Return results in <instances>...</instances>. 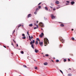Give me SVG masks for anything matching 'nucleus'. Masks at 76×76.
<instances>
[{"label": "nucleus", "mask_w": 76, "mask_h": 76, "mask_svg": "<svg viewBox=\"0 0 76 76\" xmlns=\"http://www.w3.org/2000/svg\"><path fill=\"white\" fill-rule=\"evenodd\" d=\"M48 42L49 41L47 38H45V39H44V42L45 45V46H46V45H47L48 43Z\"/></svg>", "instance_id": "f257e3e1"}, {"label": "nucleus", "mask_w": 76, "mask_h": 76, "mask_svg": "<svg viewBox=\"0 0 76 76\" xmlns=\"http://www.w3.org/2000/svg\"><path fill=\"white\" fill-rule=\"evenodd\" d=\"M59 39L60 40V41L62 42V43H64V40H63V39H62V37H59Z\"/></svg>", "instance_id": "f03ea898"}, {"label": "nucleus", "mask_w": 76, "mask_h": 76, "mask_svg": "<svg viewBox=\"0 0 76 76\" xmlns=\"http://www.w3.org/2000/svg\"><path fill=\"white\" fill-rule=\"evenodd\" d=\"M39 26H41L43 28L44 27V25L42 22L40 23H39Z\"/></svg>", "instance_id": "7ed1b4c3"}, {"label": "nucleus", "mask_w": 76, "mask_h": 76, "mask_svg": "<svg viewBox=\"0 0 76 76\" xmlns=\"http://www.w3.org/2000/svg\"><path fill=\"white\" fill-rule=\"evenodd\" d=\"M51 17L52 19H53L56 18L55 16H54V15L53 14H51Z\"/></svg>", "instance_id": "20e7f679"}, {"label": "nucleus", "mask_w": 76, "mask_h": 76, "mask_svg": "<svg viewBox=\"0 0 76 76\" xmlns=\"http://www.w3.org/2000/svg\"><path fill=\"white\" fill-rule=\"evenodd\" d=\"M39 44L42 47L43 46V42H39Z\"/></svg>", "instance_id": "39448f33"}, {"label": "nucleus", "mask_w": 76, "mask_h": 76, "mask_svg": "<svg viewBox=\"0 0 76 76\" xmlns=\"http://www.w3.org/2000/svg\"><path fill=\"white\" fill-rule=\"evenodd\" d=\"M34 43H35V40H33V42L32 41L31 42L30 44L31 45H33V44H34Z\"/></svg>", "instance_id": "423d86ee"}, {"label": "nucleus", "mask_w": 76, "mask_h": 76, "mask_svg": "<svg viewBox=\"0 0 76 76\" xmlns=\"http://www.w3.org/2000/svg\"><path fill=\"white\" fill-rule=\"evenodd\" d=\"M44 33H41V34H40V37L41 38H42V37L44 35Z\"/></svg>", "instance_id": "0eeeda50"}, {"label": "nucleus", "mask_w": 76, "mask_h": 76, "mask_svg": "<svg viewBox=\"0 0 76 76\" xmlns=\"http://www.w3.org/2000/svg\"><path fill=\"white\" fill-rule=\"evenodd\" d=\"M31 14H28V16H27V17L28 18H29V17H31Z\"/></svg>", "instance_id": "6e6552de"}, {"label": "nucleus", "mask_w": 76, "mask_h": 76, "mask_svg": "<svg viewBox=\"0 0 76 76\" xmlns=\"http://www.w3.org/2000/svg\"><path fill=\"white\" fill-rule=\"evenodd\" d=\"M56 4H59V1H57L56 2Z\"/></svg>", "instance_id": "1a4fd4ad"}, {"label": "nucleus", "mask_w": 76, "mask_h": 76, "mask_svg": "<svg viewBox=\"0 0 76 76\" xmlns=\"http://www.w3.org/2000/svg\"><path fill=\"white\" fill-rule=\"evenodd\" d=\"M22 26V25H19L17 27L18 28V29L19 28L20 26Z\"/></svg>", "instance_id": "9d476101"}, {"label": "nucleus", "mask_w": 76, "mask_h": 76, "mask_svg": "<svg viewBox=\"0 0 76 76\" xmlns=\"http://www.w3.org/2000/svg\"><path fill=\"white\" fill-rule=\"evenodd\" d=\"M38 51H39V50H36V49L35 50V52L36 53H38Z\"/></svg>", "instance_id": "9b49d317"}, {"label": "nucleus", "mask_w": 76, "mask_h": 76, "mask_svg": "<svg viewBox=\"0 0 76 76\" xmlns=\"http://www.w3.org/2000/svg\"><path fill=\"white\" fill-rule=\"evenodd\" d=\"M35 44L37 45L38 44V41L37 40H36L35 42Z\"/></svg>", "instance_id": "f8f14e48"}, {"label": "nucleus", "mask_w": 76, "mask_h": 76, "mask_svg": "<svg viewBox=\"0 0 76 76\" xmlns=\"http://www.w3.org/2000/svg\"><path fill=\"white\" fill-rule=\"evenodd\" d=\"M75 2H71V4H72V5H73L74 4H75Z\"/></svg>", "instance_id": "ddd939ff"}, {"label": "nucleus", "mask_w": 76, "mask_h": 76, "mask_svg": "<svg viewBox=\"0 0 76 76\" xmlns=\"http://www.w3.org/2000/svg\"><path fill=\"white\" fill-rule=\"evenodd\" d=\"M43 64H44L45 65H47L48 64L46 62Z\"/></svg>", "instance_id": "4468645a"}, {"label": "nucleus", "mask_w": 76, "mask_h": 76, "mask_svg": "<svg viewBox=\"0 0 76 76\" xmlns=\"http://www.w3.org/2000/svg\"><path fill=\"white\" fill-rule=\"evenodd\" d=\"M31 47L33 49H34V45L33 44H31Z\"/></svg>", "instance_id": "2eb2a0df"}, {"label": "nucleus", "mask_w": 76, "mask_h": 76, "mask_svg": "<svg viewBox=\"0 0 76 76\" xmlns=\"http://www.w3.org/2000/svg\"><path fill=\"white\" fill-rule=\"evenodd\" d=\"M61 26L63 27L64 26V25L63 24H61Z\"/></svg>", "instance_id": "dca6fc26"}, {"label": "nucleus", "mask_w": 76, "mask_h": 76, "mask_svg": "<svg viewBox=\"0 0 76 76\" xmlns=\"http://www.w3.org/2000/svg\"><path fill=\"white\" fill-rule=\"evenodd\" d=\"M33 26V24H30L29 25V26L30 27H31Z\"/></svg>", "instance_id": "f3484780"}, {"label": "nucleus", "mask_w": 76, "mask_h": 76, "mask_svg": "<svg viewBox=\"0 0 76 76\" xmlns=\"http://www.w3.org/2000/svg\"><path fill=\"white\" fill-rule=\"evenodd\" d=\"M45 10H48V7H45Z\"/></svg>", "instance_id": "a211bd4d"}, {"label": "nucleus", "mask_w": 76, "mask_h": 76, "mask_svg": "<svg viewBox=\"0 0 76 76\" xmlns=\"http://www.w3.org/2000/svg\"><path fill=\"white\" fill-rule=\"evenodd\" d=\"M28 37L29 38V40H30V41H31V36H28Z\"/></svg>", "instance_id": "6ab92c4d"}, {"label": "nucleus", "mask_w": 76, "mask_h": 76, "mask_svg": "<svg viewBox=\"0 0 76 76\" xmlns=\"http://www.w3.org/2000/svg\"><path fill=\"white\" fill-rule=\"evenodd\" d=\"M34 69L36 70L38 69V67L37 66H35L34 68Z\"/></svg>", "instance_id": "aec40b11"}, {"label": "nucleus", "mask_w": 76, "mask_h": 76, "mask_svg": "<svg viewBox=\"0 0 76 76\" xmlns=\"http://www.w3.org/2000/svg\"><path fill=\"white\" fill-rule=\"evenodd\" d=\"M36 40H37V41H40V39H39V38H37L36 39Z\"/></svg>", "instance_id": "412c9836"}, {"label": "nucleus", "mask_w": 76, "mask_h": 76, "mask_svg": "<svg viewBox=\"0 0 76 76\" xmlns=\"http://www.w3.org/2000/svg\"><path fill=\"white\" fill-rule=\"evenodd\" d=\"M21 54H24L23 51H21Z\"/></svg>", "instance_id": "4be33fe9"}, {"label": "nucleus", "mask_w": 76, "mask_h": 76, "mask_svg": "<svg viewBox=\"0 0 76 76\" xmlns=\"http://www.w3.org/2000/svg\"><path fill=\"white\" fill-rule=\"evenodd\" d=\"M38 8H39V9H40L41 8V6H38Z\"/></svg>", "instance_id": "5701e85b"}, {"label": "nucleus", "mask_w": 76, "mask_h": 76, "mask_svg": "<svg viewBox=\"0 0 76 76\" xmlns=\"http://www.w3.org/2000/svg\"><path fill=\"white\" fill-rule=\"evenodd\" d=\"M15 30H14L13 31V33H12V34H13L15 32Z\"/></svg>", "instance_id": "b1692460"}, {"label": "nucleus", "mask_w": 76, "mask_h": 76, "mask_svg": "<svg viewBox=\"0 0 76 76\" xmlns=\"http://www.w3.org/2000/svg\"><path fill=\"white\" fill-rule=\"evenodd\" d=\"M60 72H61V73L63 74V72H62V71L61 70H60Z\"/></svg>", "instance_id": "393cba45"}, {"label": "nucleus", "mask_w": 76, "mask_h": 76, "mask_svg": "<svg viewBox=\"0 0 76 76\" xmlns=\"http://www.w3.org/2000/svg\"><path fill=\"white\" fill-rule=\"evenodd\" d=\"M38 27H35L34 28V29H38Z\"/></svg>", "instance_id": "a878e982"}, {"label": "nucleus", "mask_w": 76, "mask_h": 76, "mask_svg": "<svg viewBox=\"0 0 76 76\" xmlns=\"http://www.w3.org/2000/svg\"><path fill=\"white\" fill-rule=\"evenodd\" d=\"M45 56L46 57H48V54H45Z\"/></svg>", "instance_id": "bb28decb"}, {"label": "nucleus", "mask_w": 76, "mask_h": 76, "mask_svg": "<svg viewBox=\"0 0 76 76\" xmlns=\"http://www.w3.org/2000/svg\"><path fill=\"white\" fill-rule=\"evenodd\" d=\"M22 36L23 37H25V34H23Z\"/></svg>", "instance_id": "cd10ccee"}, {"label": "nucleus", "mask_w": 76, "mask_h": 76, "mask_svg": "<svg viewBox=\"0 0 76 76\" xmlns=\"http://www.w3.org/2000/svg\"><path fill=\"white\" fill-rule=\"evenodd\" d=\"M23 67L25 68H26V66L25 65H23Z\"/></svg>", "instance_id": "c85d7f7f"}, {"label": "nucleus", "mask_w": 76, "mask_h": 76, "mask_svg": "<svg viewBox=\"0 0 76 76\" xmlns=\"http://www.w3.org/2000/svg\"><path fill=\"white\" fill-rule=\"evenodd\" d=\"M22 38L23 39H26V37H22Z\"/></svg>", "instance_id": "c756f323"}, {"label": "nucleus", "mask_w": 76, "mask_h": 76, "mask_svg": "<svg viewBox=\"0 0 76 76\" xmlns=\"http://www.w3.org/2000/svg\"><path fill=\"white\" fill-rule=\"evenodd\" d=\"M64 62H65L66 61V59H64Z\"/></svg>", "instance_id": "7c9ffc66"}, {"label": "nucleus", "mask_w": 76, "mask_h": 76, "mask_svg": "<svg viewBox=\"0 0 76 76\" xmlns=\"http://www.w3.org/2000/svg\"><path fill=\"white\" fill-rule=\"evenodd\" d=\"M34 14H35V15H36L37 14V12L36 11L35 12H34Z\"/></svg>", "instance_id": "2f4dec72"}, {"label": "nucleus", "mask_w": 76, "mask_h": 76, "mask_svg": "<svg viewBox=\"0 0 76 76\" xmlns=\"http://www.w3.org/2000/svg\"><path fill=\"white\" fill-rule=\"evenodd\" d=\"M72 40H75V38L74 37H72Z\"/></svg>", "instance_id": "473e14b6"}, {"label": "nucleus", "mask_w": 76, "mask_h": 76, "mask_svg": "<svg viewBox=\"0 0 76 76\" xmlns=\"http://www.w3.org/2000/svg\"><path fill=\"white\" fill-rule=\"evenodd\" d=\"M62 45H60L59 46V48H61V47H62Z\"/></svg>", "instance_id": "72a5a7b5"}, {"label": "nucleus", "mask_w": 76, "mask_h": 76, "mask_svg": "<svg viewBox=\"0 0 76 76\" xmlns=\"http://www.w3.org/2000/svg\"><path fill=\"white\" fill-rule=\"evenodd\" d=\"M59 61L58 60H56V62H58Z\"/></svg>", "instance_id": "f704fd0d"}, {"label": "nucleus", "mask_w": 76, "mask_h": 76, "mask_svg": "<svg viewBox=\"0 0 76 76\" xmlns=\"http://www.w3.org/2000/svg\"><path fill=\"white\" fill-rule=\"evenodd\" d=\"M38 10H39L38 8H37V9H36V11H38Z\"/></svg>", "instance_id": "c9c22d12"}, {"label": "nucleus", "mask_w": 76, "mask_h": 76, "mask_svg": "<svg viewBox=\"0 0 76 76\" xmlns=\"http://www.w3.org/2000/svg\"><path fill=\"white\" fill-rule=\"evenodd\" d=\"M36 27H37V28H39V26H38V25H36Z\"/></svg>", "instance_id": "e433bc0d"}, {"label": "nucleus", "mask_w": 76, "mask_h": 76, "mask_svg": "<svg viewBox=\"0 0 76 76\" xmlns=\"http://www.w3.org/2000/svg\"><path fill=\"white\" fill-rule=\"evenodd\" d=\"M71 76V74H69L68 75V76Z\"/></svg>", "instance_id": "4c0bfd02"}, {"label": "nucleus", "mask_w": 76, "mask_h": 76, "mask_svg": "<svg viewBox=\"0 0 76 76\" xmlns=\"http://www.w3.org/2000/svg\"><path fill=\"white\" fill-rule=\"evenodd\" d=\"M27 34H28V36H29V31L27 32Z\"/></svg>", "instance_id": "58836bf2"}, {"label": "nucleus", "mask_w": 76, "mask_h": 76, "mask_svg": "<svg viewBox=\"0 0 76 76\" xmlns=\"http://www.w3.org/2000/svg\"><path fill=\"white\" fill-rule=\"evenodd\" d=\"M39 22L38 21H36V23L37 24Z\"/></svg>", "instance_id": "ea45409f"}, {"label": "nucleus", "mask_w": 76, "mask_h": 76, "mask_svg": "<svg viewBox=\"0 0 76 76\" xmlns=\"http://www.w3.org/2000/svg\"><path fill=\"white\" fill-rule=\"evenodd\" d=\"M66 2L67 3H69V1H66Z\"/></svg>", "instance_id": "a19ab883"}, {"label": "nucleus", "mask_w": 76, "mask_h": 76, "mask_svg": "<svg viewBox=\"0 0 76 76\" xmlns=\"http://www.w3.org/2000/svg\"><path fill=\"white\" fill-rule=\"evenodd\" d=\"M41 2L39 4H38V5H40L41 4Z\"/></svg>", "instance_id": "79ce46f5"}, {"label": "nucleus", "mask_w": 76, "mask_h": 76, "mask_svg": "<svg viewBox=\"0 0 76 76\" xmlns=\"http://www.w3.org/2000/svg\"><path fill=\"white\" fill-rule=\"evenodd\" d=\"M33 38V37L32 36L31 37V39H32Z\"/></svg>", "instance_id": "37998d69"}, {"label": "nucleus", "mask_w": 76, "mask_h": 76, "mask_svg": "<svg viewBox=\"0 0 76 76\" xmlns=\"http://www.w3.org/2000/svg\"><path fill=\"white\" fill-rule=\"evenodd\" d=\"M68 61H70V59H68Z\"/></svg>", "instance_id": "c03bdc74"}, {"label": "nucleus", "mask_w": 76, "mask_h": 76, "mask_svg": "<svg viewBox=\"0 0 76 76\" xmlns=\"http://www.w3.org/2000/svg\"><path fill=\"white\" fill-rule=\"evenodd\" d=\"M11 45H13V47H14V45H13V43H12Z\"/></svg>", "instance_id": "a18cd8bd"}, {"label": "nucleus", "mask_w": 76, "mask_h": 76, "mask_svg": "<svg viewBox=\"0 0 76 76\" xmlns=\"http://www.w3.org/2000/svg\"><path fill=\"white\" fill-rule=\"evenodd\" d=\"M56 10V9L55 8H54L53 9V10Z\"/></svg>", "instance_id": "49530a36"}, {"label": "nucleus", "mask_w": 76, "mask_h": 76, "mask_svg": "<svg viewBox=\"0 0 76 76\" xmlns=\"http://www.w3.org/2000/svg\"><path fill=\"white\" fill-rule=\"evenodd\" d=\"M60 8V7H57V9H59V8Z\"/></svg>", "instance_id": "de8ad7c7"}, {"label": "nucleus", "mask_w": 76, "mask_h": 76, "mask_svg": "<svg viewBox=\"0 0 76 76\" xmlns=\"http://www.w3.org/2000/svg\"><path fill=\"white\" fill-rule=\"evenodd\" d=\"M3 46L4 47V48H6V47L4 45Z\"/></svg>", "instance_id": "09e8293b"}, {"label": "nucleus", "mask_w": 76, "mask_h": 76, "mask_svg": "<svg viewBox=\"0 0 76 76\" xmlns=\"http://www.w3.org/2000/svg\"><path fill=\"white\" fill-rule=\"evenodd\" d=\"M13 40V41L14 42H15V43H16V42H15L14 40Z\"/></svg>", "instance_id": "8fccbe9b"}, {"label": "nucleus", "mask_w": 76, "mask_h": 76, "mask_svg": "<svg viewBox=\"0 0 76 76\" xmlns=\"http://www.w3.org/2000/svg\"><path fill=\"white\" fill-rule=\"evenodd\" d=\"M50 7L52 9H53V7Z\"/></svg>", "instance_id": "3c124183"}, {"label": "nucleus", "mask_w": 76, "mask_h": 76, "mask_svg": "<svg viewBox=\"0 0 76 76\" xmlns=\"http://www.w3.org/2000/svg\"><path fill=\"white\" fill-rule=\"evenodd\" d=\"M34 26H36V23H34Z\"/></svg>", "instance_id": "603ef678"}, {"label": "nucleus", "mask_w": 76, "mask_h": 76, "mask_svg": "<svg viewBox=\"0 0 76 76\" xmlns=\"http://www.w3.org/2000/svg\"><path fill=\"white\" fill-rule=\"evenodd\" d=\"M17 47H18V44H17Z\"/></svg>", "instance_id": "864d4df0"}, {"label": "nucleus", "mask_w": 76, "mask_h": 76, "mask_svg": "<svg viewBox=\"0 0 76 76\" xmlns=\"http://www.w3.org/2000/svg\"><path fill=\"white\" fill-rule=\"evenodd\" d=\"M74 30V29H72V31H73Z\"/></svg>", "instance_id": "5fc2aeb1"}, {"label": "nucleus", "mask_w": 76, "mask_h": 76, "mask_svg": "<svg viewBox=\"0 0 76 76\" xmlns=\"http://www.w3.org/2000/svg\"><path fill=\"white\" fill-rule=\"evenodd\" d=\"M69 69H70V70H71V69H70V68H69Z\"/></svg>", "instance_id": "6e6d98bb"}, {"label": "nucleus", "mask_w": 76, "mask_h": 76, "mask_svg": "<svg viewBox=\"0 0 76 76\" xmlns=\"http://www.w3.org/2000/svg\"><path fill=\"white\" fill-rule=\"evenodd\" d=\"M52 61L53 62V60H52Z\"/></svg>", "instance_id": "4d7b16f0"}, {"label": "nucleus", "mask_w": 76, "mask_h": 76, "mask_svg": "<svg viewBox=\"0 0 76 76\" xmlns=\"http://www.w3.org/2000/svg\"><path fill=\"white\" fill-rule=\"evenodd\" d=\"M66 5H68V4H66Z\"/></svg>", "instance_id": "13d9d810"}, {"label": "nucleus", "mask_w": 76, "mask_h": 76, "mask_svg": "<svg viewBox=\"0 0 76 76\" xmlns=\"http://www.w3.org/2000/svg\"><path fill=\"white\" fill-rule=\"evenodd\" d=\"M22 27H23V25H22Z\"/></svg>", "instance_id": "bf43d9fd"}, {"label": "nucleus", "mask_w": 76, "mask_h": 76, "mask_svg": "<svg viewBox=\"0 0 76 76\" xmlns=\"http://www.w3.org/2000/svg\"><path fill=\"white\" fill-rule=\"evenodd\" d=\"M43 57H45V56H43Z\"/></svg>", "instance_id": "052dcab7"}, {"label": "nucleus", "mask_w": 76, "mask_h": 76, "mask_svg": "<svg viewBox=\"0 0 76 76\" xmlns=\"http://www.w3.org/2000/svg\"><path fill=\"white\" fill-rule=\"evenodd\" d=\"M54 59H55V58H53Z\"/></svg>", "instance_id": "680f3d73"}, {"label": "nucleus", "mask_w": 76, "mask_h": 76, "mask_svg": "<svg viewBox=\"0 0 76 76\" xmlns=\"http://www.w3.org/2000/svg\"><path fill=\"white\" fill-rule=\"evenodd\" d=\"M34 61H35V60H34Z\"/></svg>", "instance_id": "e2e57ef3"}]
</instances>
